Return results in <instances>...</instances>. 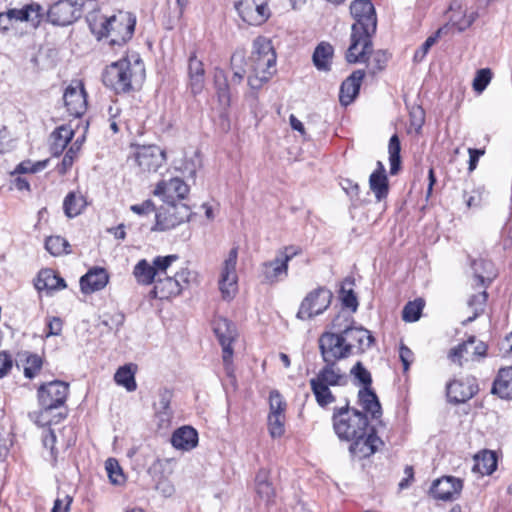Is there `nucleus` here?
<instances>
[{"mask_svg": "<svg viewBox=\"0 0 512 512\" xmlns=\"http://www.w3.org/2000/svg\"><path fill=\"white\" fill-rule=\"evenodd\" d=\"M145 79V67L137 53H131L111 63L103 72L105 86L116 93H126L141 86Z\"/></svg>", "mask_w": 512, "mask_h": 512, "instance_id": "1", "label": "nucleus"}, {"mask_svg": "<svg viewBox=\"0 0 512 512\" xmlns=\"http://www.w3.org/2000/svg\"><path fill=\"white\" fill-rule=\"evenodd\" d=\"M91 32L98 40L107 39L109 45H123L132 38L136 18L129 12L119 11L110 17L99 13L87 16Z\"/></svg>", "mask_w": 512, "mask_h": 512, "instance_id": "2", "label": "nucleus"}, {"mask_svg": "<svg viewBox=\"0 0 512 512\" xmlns=\"http://www.w3.org/2000/svg\"><path fill=\"white\" fill-rule=\"evenodd\" d=\"M250 60L251 74L248 77V85L251 89L258 90L275 72L276 53L271 41L266 37H257L253 41Z\"/></svg>", "mask_w": 512, "mask_h": 512, "instance_id": "3", "label": "nucleus"}, {"mask_svg": "<svg viewBox=\"0 0 512 512\" xmlns=\"http://www.w3.org/2000/svg\"><path fill=\"white\" fill-rule=\"evenodd\" d=\"M333 426L338 437L347 441L358 435L367 434V430L370 429L366 415L356 409H350L348 404L334 409Z\"/></svg>", "mask_w": 512, "mask_h": 512, "instance_id": "4", "label": "nucleus"}, {"mask_svg": "<svg viewBox=\"0 0 512 512\" xmlns=\"http://www.w3.org/2000/svg\"><path fill=\"white\" fill-rule=\"evenodd\" d=\"M320 354L324 363H337L351 356V346L346 344L341 332H324L318 339Z\"/></svg>", "mask_w": 512, "mask_h": 512, "instance_id": "5", "label": "nucleus"}, {"mask_svg": "<svg viewBox=\"0 0 512 512\" xmlns=\"http://www.w3.org/2000/svg\"><path fill=\"white\" fill-rule=\"evenodd\" d=\"M191 216L190 208L181 202L165 203L156 212V224L152 230L166 231L189 220Z\"/></svg>", "mask_w": 512, "mask_h": 512, "instance_id": "6", "label": "nucleus"}, {"mask_svg": "<svg viewBox=\"0 0 512 512\" xmlns=\"http://www.w3.org/2000/svg\"><path fill=\"white\" fill-rule=\"evenodd\" d=\"M213 331L222 347V358L228 374L232 368L233 348L232 343L236 341L238 332L233 322L226 318H216L213 322Z\"/></svg>", "mask_w": 512, "mask_h": 512, "instance_id": "7", "label": "nucleus"}, {"mask_svg": "<svg viewBox=\"0 0 512 512\" xmlns=\"http://www.w3.org/2000/svg\"><path fill=\"white\" fill-rule=\"evenodd\" d=\"M354 19L351 30L364 34H374L377 28L375 8L369 0H355L350 5Z\"/></svg>", "mask_w": 512, "mask_h": 512, "instance_id": "8", "label": "nucleus"}, {"mask_svg": "<svg viewBox=\"0 0 512 512\" xmlns=\"http://www.w3.org/2000/svg\"><path fill=\"white\" fill-rule=\"evenodd\" d=\"M331 300L332 293L327 288L319 287L309 292L301 302L297 318L307 320L322 314L329 307Z\"/></svg>", "mask_w": 512, "mask_h": 512, "instance_id": "9", "label": "nucleus"}, {"mask_svg": "<svg viewBox=\"0 0 512 512\" xmlns=\"http://www.w3.org/2000/svg\"><path fill=\"white\" fill-rule=\"evenodd\" d=\"M68 390V384L59 380L42 384L38 389V398L43 411L48 412L64 405Z\"/></svg>", "mask_w": 512, "mask_h": 512, "instance_id": "10", "label": "nucleus"}, {"mask_svg": "<svg viewBox=\"0 0 512 512\" xmlns=\"http://www.w3.org/2000/svg\"><path fill=\"white\" fill-rule=\"evenodd\" d=\"M82 7L76 0H60L50 7L48 18L54 25L67 26L81 17Z\"/></svg>", "mask_w": 512, "mask_h": 512, "instance_id": "11", "label": "nucleus"}, {"mask_svg": "<svg viewBox=\"0 0 512 512\" xmlns=\"http://www.w3.org/2000/svg\"><path fill=\"white\" fill-rule=\"evenodd\" d=\"M235 9L249 25H261L270 17L266 0H241L235 3Z\"/></svg>", "mask_w": 512, "mask_h": 512, "instance_id": "12", "label": "nucleus"}, {"mask_svg": "<svg viewBox=\"0 0 512 512\" xmlns=\"http://www.w3.org/2000/svg\"><path fill=\"white\" fill-rule=\"evenodd\" d=\"M486 351L487 345L482 341L476 342L475 337L471 336L467 341L452 348L448 354V358L452 362L462 366L463 362L474 361L479 357L485 356Z\"/></svg>", "mask_w": 512, "mask_h": 512, "instance_id": "13", "label": "nucleus"}, {"mask_svg": "<svg viewBox=\"0 0 512 512\" xmlns=\"http://www.w3.org/2000/svg\"><path fill=\"white\" fill-rule=\"evenodd\" d=\"M63 100L68 113L73 117H81L87 110V99L81 81L75 80L65 89Z\"/></svg>", "mask_w": 512, "mask_h": 512, "instance_id": "14", "label": "nucleus"}, {"mask_svg": "<svg viewBox=\"0 0 512 512\" xmlns=\"http://www.w3.org/2000/svg\"><path fill=\"white\" fill-rule=\"evenodd\" d=\"M238 250L232 248L225 259L220 280L219 287L224 298H232L237 290L238 276L236 273Z\"/></svg>", "mask_w": 512, "mask_h": 512, "instance_id": "15", "label": "nucleus"}, {"mask_svg": "<svg viewBox=\"0 0 512 512\" xmlns=\"http://www.w3.org/2000/svg\"><path fill=\"white\" fill-rule=\"evenodd\" d=\"M447 397L449 402L459 404L471 399L479 390L477 380L473 376H467L453 380L447 385Z\"/></svg>", "mask_w": 512, "mask_h": 512, "instance_id": "16", "label": "nucleus"}, {"mask_svg": "<svg viewBox=\"0 0 512 512\" xmlns=\"http://www.w3.org/2000/svg\"><path fill=\"white\" fill-rule=\"evenodd\" d=\"M135 160L144 172H156L165 162V152L156 145L138 147Z\"/></svg>", "mask_w": 512, "mask_h": 512, "instance_id": "17", "label": "nucleus"}, {"mask_svg": "<svg viewBox=\"0 0 512 512\" xmlns=\"http://www.w3.org/2000/svg\"><path fill=\"white\" fill-rule=\"evenodd\" d=\"M372 35L351 30V44L346 53L347 62L358 63L367 61V55L372 52Z\"/></svg>", "mask_w": 512, "mask_h": 512, "instance_id": "18", "label": "nucleus"}, {"mask_svg": "<svg viewBox=\"0 0 512 512\" xmlns=\"http://www.w3.org/2000/svg\"><path fill=\"white\" fill-rule=\"evenodd\" d=\"M188 192V185L182 179L175 177L159 182L154 190V195L161 197L165 203H177L176 200L184 199Z\"/></svg>", "mask_w": 512, "mask_h": 512, "instance_id": "19", "label": "nucleus"}, {"mask_svg": "<svg viewBox=\"0 0 512 512\" xmlns=\"http://www.w3.org/2000/svg\"><path fill=\"white\" fill-rule=\"evenodd\" d=\"M350 452L359 459L367 458L374 454L379 445H382V440L375 434L373 428L367 430V434L358 435L350 440Z\"/></svg>", "mask_w": 512, "mask_h": 512, "instance_id": "20", "label": "nucleus"}, {"mask_svg": "<svg viewBox=\"0 0 512 512\" xmlns=\"http://www.w3.org/2000/svg\"><path fill=\"white\" fill-rule=\"evenodd\" d=\"M463 488L462 480L453 476H444L433 482L430 492L439 500H453L460 495Z\"/></svg>", "mask_w": 512, "mask_h": 512, "instance_id": "21", "label": "nucleus"}, {"mask_svg": "<svg viewBox=\"0 0 512 512\" xmlns=\"http://www.w3.org/2000/svg\"><path fill=\"white\" fill-rule=\"evenodd\" d=\"M344 341L346 344L351 346V355L354 354V349L356 348L358 352H364L374 342V337L371 335L370 331L363 327H346L343 331H341Z\"/></svg>", "mask_w": 512, "mask_h": 512, "instance_id": "22", "label": "nucleus"}, {"mask_svg": "<svg viewBox=\"0 0 512 512\" xmlns=\"http://www.w3.org/2000/svg\"><path fill=\"white\" fill-rule=\"evenodd\" d=\"M364 76L365 73L363 70H356L342 82L339 91V101L341 105L348 106L354 101L359 93Z\"/></svg>", "mask_w": 512, "mask_h": 512, "instance_id": "23", "label": "nucleus"}, {"mask_svg": "<svg viewBox=\"0 0 512 512\" xmlns=\"http://www.w3.org/2000/svg\"><path fill=\"white\" fill-rule=\"evenodd\" d=\"M314 378L332 387L343 386L348 382L347 373L337 363H324Z\"/></svg>", "mask_w": 512, "mask_h": 512, "instance_id": "24", "label": "nucleus"}, {"mask_svg": "<svg viewBox=\"0 0 512 512\" xmlns=\"http://www.w3.org/2000/svg\"><path fill=\"white\" fill-rule=\"evenodd\" d=\"M43 8L37 3H30L20 9L13 8L8 10V15L15 22H28L33 27H37L43 16Z\"/></svg>", "mask_w": 512, "mask_h": 512, "instance_id": "25", "label": "nucleus"}, {"mask_svg": "<svg viewBox=\"0 0 512 512\" xmlns=\"http://www.w3.org/2000/svg\"><path fill=\"white\" fill-rule=\"evenodd\" d=\"M261 273L265 282L274 284L287 277L288 265L276 254L273 260L261 265Z\"/></svg>", "mask_w": 512, "mask_h": 512, "instance_id": "26", "label": "nucleus"}, {"mask_svg": "<svg viewBox=\"0 0 512 512\" xmlns=\"http://www.w3.org/2000/svg\"><path fill=\"white\" fill-rule=\"evenodd\" d=\"M108 283V274L103 268H94L80 278L83 293H92L103 289Z\"/></svg>", "mask_w": 512, "mask_h": 512, "instance_id": "27", "label": "nucleus"}, {"mask_svg": "<svg viewBox=\"0 0 512 512\" xmlns=\"http://www.w3.org/2000/svg\"><path fill=\"white\" fill-rule=\"evenodd\" d=\"M188 75L191 91L194 95L202 92L205 84V70L201 60L193 52L189 56Z\"/></svg>", "mask_w": 512, "mask_h": 512, "instance_id": "28", "label": "nucleus"}, {"mask_svg": "<svg viewBox=\"0 0 512 512\" xmlns=\"http://www.w3.org/2000/svg\"><path fill=\"white\" fill-rule=\"evenodd\" d=\"M182 285L178 278L165 276L157 278L153 290L150 292L152 298L169 299L180 294Z\"/></svg>", "mask_w": 512, "mask_h": 512, "instance_id": "29", "label": "nucleus"}, {"mask_svg": "<svg viewBox=\"0 0 512 512\" xmlns=\"http://www.w3.org/2000/svg\"><path fill=\"white\" fill-rule=\"evenodd\" d=\"M174 448L189 451L198 444V433L191 426H183L174 431L171 437Z\"/></svg>", "mask_w": 512, "mask_h": 512, "instance_id": "30", "label": "nucleus"}, {"mask_svg": "<svg viewBox=\"0 0 512 512\" xmlns=\"http://www.w3.org/2000/svg\"><path fill=\"white\" fill-rule=\"evenodd\" d=\"M66 287L65 281L52 269H43L38 273L35 280V288L42 290H59Z\"/></svg>", "mask_w": 512, "mask_h": 512, "instance_id": "31", "label": "nucleus"}, {"mask_svg": "<svg viewBox=\"0 0 512 512\" xmlns=\"http://www.w3.org/2000/svg\"><path fill=\"white\" fill-rule=\"evenodd\" d=\"M492 393L502 399H512V367L500 369L494 380Z\"/></svg>", "mask_w": 512, "mask_h": 512, "instance_id": "32", "label": "nucleus"}, {"mask_svg": "<svg viewBox=\"0 0 512 512\" xmlns=\"http://www.w3.org/2000/svg\"><path fill=\"white\" fill-rule=\"evenodd\" d=\"M269 471L260 469L255 477V489L257 495L267 503L275 497V489L270 481Z\"/></svg>", "mask_w": 512, "mask_h": 512, "instance_id": "33", "label": "nucleus"}, {"mask_svg": "<svg viewBox=\"0 0 512 512\" xmlns=\"http://www.w3.org/2000/svg\"><path fill=\"white\" fill-rule=\"evenodd\" d=\"M359 402L362 408L370 413L373 419H378L382 415L381 405L375 392L371 388H363L358 393Z\"/></svg>", "mask_w": 512, "mask_h": 512, "instance_id": "34", "label": "nucleus"}, {"mask_svg": "<svg viewBox=\"0 0 512 512\" xmlns=\"http://www.w3.org/2000/svg\"><path fill=\"white\" fill-rule=\"evenodd\" d=\"M74 131L71 127L62 125L51 134V150L54 155L62 153L64 148L73 138Z\"/></svg>", "mask_w": 512, "mask_h": 512, "instance_id": "35", "label": "nucleus"}, {"mask_svg": "<svg viewBox=\"0 0 512 512\" xmlns=\"http://www.w3.org/2000/svg\"><path fill=\"white\" fill-rule=\"evenodd\" d=\"M334 49L331 44L327 42H321L313 53V63L318 70L328 71L330 70L331 59L333 56Z\"/></svg>", "mask_w": 512, "mask_h": 512, "instance_id": "36", "label": "nucleus"}, {"mask_svg": "<svg viewBox=\"0 0 512 512\" xmlns=\"http://www.w3.org/2000/svg\"><path fill=\"white\" fill-rule=\"evenodd\" d=\"M309 382L311 390L319 406L326 407L335 402L336 399L330 390V385H327L315 378L310 379Z\"/></svg>", "mask_w": 512, "mask_h": 512, "instance_id": "37", "label": "nucleus"}, {"mask_svg": "<svg viewBox=\"0 0 512 512\" xmlns=\"http://www.w3.org/2000/svg\"><path fill=\"white\" fill-rule=\"evenodd\" d=\"M497 468V457L492 451L485 450L481 454L475 456L474 471L482 475H490Z\"/></svg>", "mask_w": 512, "mask_h": 512, "instance_id": "38", "label": "nucleus"}, {"mask_svg": "<svg viewBox=\"0 0 512 512\" xmlns=\"http://www.w3.org/2000/svg\"><path fill=\"white\" fill-rule=\"evenodd\" d=\"M85 206V198L77 192L68 193L63 202L64 213L69 218L79 215Z\"/></svg>", "mask_w": 512, "mask_h": 512, "instance_id": "39", "label": "nucleus"}, {"mask_svg": "<svg viewBox=\"0 0 512 512\" xmlns=\"http://www.w3.org/2000/svg\"><path fill=\"white\" fill-rule=\"evenodd\" d=\"M369 188L377 201L385 199L389 192V183L386 174L372 173L369 177Z\"/></svg>", "mask_w": 512, "mask_h": 512, "instance_id": "40", "label": "nucleus"}, {"mask_svg": "<svg viewBox=\"0 0 512 512\" xmlns=\"http://www.w3.org/2000/svg\"><path fill=\"white\" fill-rule=\"evenodd\" d=\"M214 83L219 103L225 107L229 106L231 102V95L229 92V84L223 70L216 69L214 74Z\"/></svg>", "mask_w": 512, "mask_h": 512, "instance_id": "41", "label": "nucleus"}, {"mask_svg": "<svg viewBox=\"0 0 512 512\" xmlns=\"http://www.w3.org/2000/svg\"><path fill=\"white\" fill-rule=\"evenodd\" d=\"M133 275L140 284L149 285L151 284L156 276L155 267L150 264L147 260H140L134 267Z\"/></svg>", "mask_w": 512, "mask_h": 512, "instance_id": "42", "label": "nucleus"}, {"mask_svg": "<svg viewBox=\"0 0 512 512\" xmlns=\"http://www.w3.org/2000/svg\"><path fill=\"white\" fill-rule=\"evenodd\" d=\"M134 374L135 369L132 364L124 365L116 371L114 380L118 385L125 387L127 391L131 392L137 388Z\"/></svg>", "mask_w": 512, "mask_h": 512, "instance_id": "43", "label": "nucleus"}, {"mask_svg": "<svg viewBox=\"0 0 512 512\" xmlns=\"http://www.w3.org/2000/svg\"><path fill=\"white\" fill-rule=\"evenodd\" d=\"M401 145L398 135L394 134L391 136L388 144V153L390 161V174L396 175L401 169V157H400Z\"/></svg>", "mask_w": 512, "mask_h": 512, "instance_id": "44", "label": "nucleus"}, {"mask_svg": "<svg viewBox=\"0 0 512 512\" xmlns=\"http://www.w3.org/2000/svg\"><path fill=\"white\" fill-rule=\"evenodd\" d=\"M171 399V391L167 389L160 391L158 402L155 403V410L157 416L162 422H168L172 416V410L170 407Z\"/></svg>", "mask_w": 512, "mask_h": 512, "instance_id": "45", "label": "nucleus"}, {"mask_svg": "<svg viewBox=\"0 0 512 512\" xmlns=\"http://www.w3.org/2000/svg\"><path fill=\"white\" fill-rule=\"evenodd\" d=\"M487 298L488 294L485 290L477 294H474L470 297V299L468 300V306L472 310L473 315L468 317L465 321H463L464 325L474 321L479 315H481L484 312Z\"/></svg>", "mask_w": 512, "mask_h": 512, "instance_id": "46", "label": "nucleus"}, {"mask_svg": "<svg viewBox=\"0 0 512 512\" xmlns=\"http://www.w3.org/2000/svg\"><path fill=\"white\" fill-rule=\"evenodd\" d=\"M69 247L68 241L60 236H50L45 241V248L53 256L70 253Z\"/></svg>", "mask_w": 512, "mask_h": 512, "instance_id": "47", "label": "nucleus"}, {"mask_svg": "<svg viewBox=\"0 0 512 512\" xmlns=\"http://www.w3.org/2000/svg\"><path fill=\"white\" fill-rule=\"evenodd\" d=\"M424 308V301L422 299H416L408 302L402 311V319L405 322H415L420 316Z\"/></svg>", "mask_w": 512, "mask_h": 512, "instance_id": "48", "label": "nucleus"}, {"mask_svg": "<svg viewBox=\"0 0 512 512\" xmlns=\"http://www.w3.org/2000/svg\"><path fill=\"white\" fill-rule=\"evenodd\" d=\"M105 469L112 484L121 485L125 482V476L122 468L116 459H107L105 462Z\"/></svg>", "mask_w": 512, "mask_h": 512, "instance_id": "49", "label": "nucleus"}, {"mask_svg": "<svg viewBox=\"0 0 512 512\" xmlns=\"http://www.w3.org/2000/svg\"><path fill=\"white\" fill-rule=\"evenodd\" d=\"M478 14L476 12H472L468 15H461L460 13H454L450 17V23L453 28H455L458 32L465 31L469 28L474 21L477 19Z\"/></svg>", "mask_w": 512, "mask_h": 512, "instance_id": "50", "label": "nucleus"}, {"mask_svg": "<svg viewBox=\"0 0 512 512\" xmlns=\"http://www.w3.org/2000/svg\"><path fill=\"white\" fill-rule=\"evenodd\" d=\"M446 29V26L439 28L433 35L429 36L426 41L421 45L419 49L415 51L414 54V61L415 62H421L427 53L429 52L430 48L437 42L440 35L444 32Z\"/></svg>", "mask_w": 512, "mask_h": 512, "instance_id": "51", "label": "nucleus"}, {"mask_svg": "<svg viewBox=\"0 0 512 512\" xmlns=\"http://www.w3.org/2000/svg\"><path fill=\"white\" fill-rule=\"evenodd\" d=\"M284 414H269L268 415V428L271 437H281L284 434Z\"/></svg>", "mask_w": 512, "mask_h": 512, "instance_id": "52", "label": "nucleus"}, {"mask_svg": "<svg viewBox=\"0 0 512 512\" xmlns=\"http://www.w3.org/2000/svg\"><path fill=\"white\" fill-rule=\"evenodd\" d=\"M492 79V72L489 68H482L476 72L472 87L477 93H482Z\"/></svg>", "mask_w": 512, "mask_h": 512, "instance_id": "53", "label": "nucleus"}, {"mask_svg": "<svg viewBox=\"0 0 512 512\" xmlns=\"http://www.w3.org/2000/svg\"><path fill=\"white\" fill-rule=\"evenodd\" d=\"M347 283L350 285L353 284L352 281L348 280L343 282L340 289V298L345 307L350 308L352 311H356L358 307L357 297L351 288H346Z\"/></svg>", "mask_w": 512, "mask_h": 512, "instance_id": "54", "label": "nucleus"}, {"mask_svg": "<svg viewBox=\"0 0 512 512\" xmlns=\"http://www.w3.org/2000/svg\"><path fill=\"white\" fill-rule=\"evenodd\" d=\"M244 59V54L236 52L231 57V68L233 70V76L231 78V84L232 85H238L240 84L246 74V70L240 66H237L236 63H241Z\"/></svg>", "mask_w": 512, "mask_h": 512, "instance_id": "55", "label": "nucleus"}, {"mask_svg": "<svg viewBox=\"0 0 512 512\" xmlns=\"http://www.w3.org/2000/svg\"><path fill=\"white\" fill-rule=\"evenodd\" d=\"M178 259L177 255L158 256L153 260L157 278L166 275L167 269Z\"/></svg>", "mask_w": 512, "mask_h": 512, "instance_id": "56", "label": "nucleus"}, {"mask_svg": "<svg viewBox=\"0 0 512 512\" xmlns=\"http://www.w3.org/2000/svg\"><path fill=\"white\" fill-rule=\"evenodd\" d=\"M350 373L359 381L360 384L364 385V388H370L372 383L371 374L360 361L352 367Z\"/></svg>", "mask_w": 512, "mask_h": 512, "instance_id": "57", "label": "nucleus"}, {"mask_svg": "<svg viewBox=\"0 0 512 512\" xmlns=\"http://www.w3.org/2000/svg\"><path fill=\"white\" fill-rule=\"evenodd\" d=\"M42 367V359L36 354L29 355L24 367V375L27 378H33Z\"/></svg>", "mask_w": 512, "mask_h": 512, "instance_id": "58", "label": "nucleus"}, {"mask_svg": "<svg viewBox=\"0 0 512 512\" xmlns=\"http://www.w3.org/2000/svg\"><path fill=\"white\" fill-rule=\"evenodd\" d=\"M388 59H389V55L386 51H383V50L376 51L373 54L372 59L369 63V66L371 67L370 68L371 73L375 74L378 71L383 70L388 62Z\"/></svg>", "mask_w": 512, "mask_h": 512, "instance_id": "59", "label": "nucleus"}, {"mask_svg": "<svg viewBox=\"0 0 512 512\" xmlns=\"http://www.w3.org/2000/svg\"><path fill=\"white\" fill-rule=\"evenodd\" d=\"M270 413L269 414H284L286 409V402L283 397L276 390L270 392L269 396Z\"/></svg>", "mask_w": 512, "mask_h": 512, "instance_id": "60", "label": "nucleus"}, {"mask_svg": "<svg viewBox=\"0 0 512 512\" xmlns=\"http://www.w3.org/2000/svg\"><path fill=\"white\" fill-rule=\"evenodd\" d=\"M43 446L50 450V458L53 463L57 459V450L55 449L56 434L53 430L48 429L44 431L42 436Z\"/></svg>", "mask_w": 512, "mask_h": 512, "instance_id": "61", "label": "nucleus"}, {"mask_svg": "<svg viewBox=\"0 0 512 512\" xmlns=\"http://www.w3.org/2000/svg\"><path fill=\"white\" fill-rule=\"evenodd\" d=\"M302 254L299 246L289 245L277 251V255L288 265V263L296 256Z\"/></svg>", "mask_w": 512, "mask_h": 512, "instance_id": "62", "label": "nucleus"}, {"mask_svg": "<svg viewBox=\"0 0 512 512\" xmlns=\"http://www.w3.org/2000/svg\"><path fill=\"white\" fill-rule=\"evenodd\" d=\"M399 357L403 364L404 372H407L409 370L410 364L414 360L413 352L411 351L410 348H408L406 345L402 343L399 348Z\"/></svg>", "mask_w": 512, "mask_h": 512, "instance_id": "63", "label": "nucleus"}, {"mask_svg": "<svg viewBox=\"0 0 512 512\" xmlns=\"http://www.w3.org/2000/svg\"><path fill=\"white\" fill-rule=\"evenodd\" d=\"M130 210L138 215H147L155 212L156 208L152 200L148 199L141 204H135L130 207Z\"/></svg>", "mask_w": 512, "mask_h": 512, "instance_id": "64", "label": "nucleus"}]
</instances>
